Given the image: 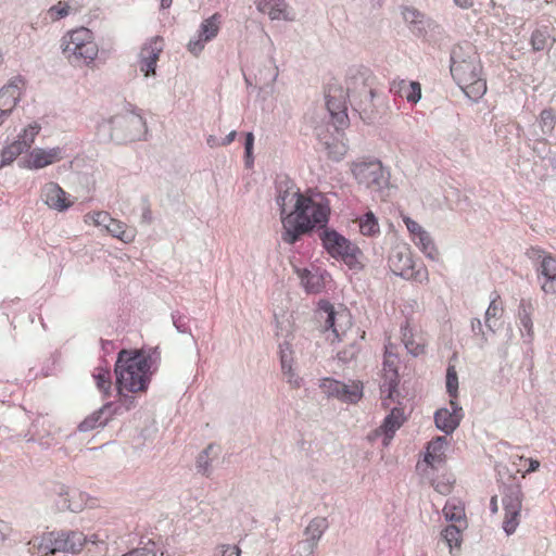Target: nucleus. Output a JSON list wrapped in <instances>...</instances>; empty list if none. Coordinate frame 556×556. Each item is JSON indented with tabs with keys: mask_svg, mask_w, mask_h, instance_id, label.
Listing matches in <instances>:
<instances>
[{
	"mask_svg": "<svg viewBox=\"0 0 556 556\" xmlns=\"http://www.w3.org/2000/svg\"><path fill=\"white\" fill-rule=\"evenodd\" d=\"M433 470L426 469L425 476L430 479L431 485L434 488L437 492L440 494H448L452 491L453 482L450 478L442 477L441 479H434L432 477Z\"/></svg>",
	"mask_w": 556,
	"mask_h": 556,
	"instance_id": "obj_40",
	"label": "nucleus"
},
{
	"mask_svg": "<svg viewBox=\"0 0 556 556\" xmlns=\"http://www.w3.org/2000/svg\"><path fill=\"white\" fill-rule=\"evenodd\" d=\"M317 314L320 319H324L326 329H331L338 340L351 326L350 314L345 309L336 311L327 300L318 302Z\"/></svg>",
	"mask_w": 556,
	"mask_h": 556,
	"instance_id": "obj_11",
	"label": "nucleus"
},
{
	"mask_svg": "<svg viewBox=\"0 0 556 556\" xmlns=\"http://www.w3.org/2000/svg\"><path fill=\"white\" fill-rule=\"evenodd\" d=\"M548 40L546 30L536 29L531 35V46L534 51H542L545 49Z\"/></svg>",
	"mask_w": 556,
	"mask_h": 556,
	"instance_id": "obj_45",
	"label": "nucleus"
},
{
	"mask_svg": "<svg viewBox=\"0 0 556 556\" xmlns=\"http://www.w3.org/2000/svg\"><path fill=\"white\" fill-rule=\"evenodd\" d=\"M525 462L529 463V467L526 470L527 473L536 471L539 469V467H540V462L538 459H533V458L527 459V458H525Z\"/></svg>",
	"mask_w": 556,
	"mask_h": 556,
	"instance_id": "obj_53",
	"label": "nucleus"
},
{
	"mask_svg": "<svg viewBox=\"0 0 556 556\" xmlns=\"http://www.w3.org/2000/svg\"><path fill=\"white\" fill-rule=\"evenodd\" d=\"M451 73L465 94L473 101L486 92V81L482 78V65L476 48L471 43L457 46L452 53Z\"/></svg>",
	"mask_w": 556,
	"mask_h": 556,
	"instance_id": "obj_2",
	"label": "nucleus"
},
{
	"mask_svg": "<svg viewBox=\"0 0 556 556\" xmlns=\"http://www.w3.org/2000/svg\"><path fill=\"white\" fill-rule=\"evenodd\" d=\"M407 13H410L413 16H415L414 11L407 10L406 13H404V18H406V20L408 18Z\"/></svg>",
	"mask_w": 556,
	"mask_h": 556,
	"instance_id": "obj_60",
	"label": "nucleus"
},
{
	"mask_svg": "<svg viewBox=\"0 0 556 556\" xmlns=\"http://www.w3.org/2000/svg\"><path fill=\"white\" fill-rule=\"evenodd\" d=\"M293 352L291 350V345L288 342L280 344V361L281 368L286 375L289 376V383L294 388H299L300 383L298 378L293 380L294 374L292 371V362H293Z\"/></svg>",
	"mask_w": 556,
	"mask_h": 556,
	"instance_id": "obj_32",
	"label": "nucleus"
},
{
	"mask_svg": "<svg viewBox=\"0 0 556 556\" xmlns=\"http://www.w3.org/2000/svg\"><path fill=\"white\" fill-rule=\"evenodd\" d=\"M540 277L543 278L541 289L545 293H556V257L545 253L541 266Z\"/></svg>",
	"mask_w": 556,
	"mask_h": 556,
	"instance_id": "obj_27",
	"label": "nucleus"
},
{
	"mask_svg": "<svg viewBox=\"0 0 556 556\" xmlns=\"http://www.w3.org/2000/svg\"><path fill=\"white\" fill-rule=\"evenodd\" d=\"M447 445L448 440L446 437H437L428 443L424 459L428 466L427 469L433 470L445 463V451Z\"/></svg>",
	"mask_w": 556,
	"mask_h": 556,
	"instance_id": "obj_25",
	"label": "nucleus"
},
{
	"mask_svg": "<svg viewBox=\"0 0 556 556\" xmlns=\"http://www.w3.org/2000/svg\"><path fill=\"white\" fill-rule=\"evenodd\" d=\"M320 239L323 247L332 257L342 260L350 267L359 264V248L334 229H325Z\"/></svg>",
	"mask_w": 556,
	"mask_h": 556,
	"instance_id": "obj_5",
	"label": "nucleus"
},
{
	"mask_svg": "<svg viewBox=\"0 0 556 556\" xmlns=\"http://www.w3.org/2000/svg\"><path fill=\"white\" fill-rule=\"evenodd\" d=\"M462 418L463 408L454 400H450V408H440L434 414L437 428L446 434H451L459 426Z\"/></svg>",
	"mask_w": 556,
	"mask_h": 556,
	"instance_id": "obj_20",
	"label": "nucleus"
},
{
	"mask_svg": "<svg viewBox=\"0 0 556 556\" xmlns=\"http://www.w3.org/2000/svg\"><path fill=\"white\" fill-rule=\"evenodd\" d=\"M222 25V15L214 13L210 17L202 21L198 35L190 39L187 49L190 53L198 56L204 49L205 43L213 40L219 33Z\"/></svg>",
	"mask_w": 556,
	"mask_h": 556,
	"instance_id": "obj_15",
	"label": "nucleus"
},
{
	"mask_svg": "<svg viewBox=\"0 0 556 556\" xmlns=\"http://www.w3.org/2000/svg\"><path fill=\"white\" fill-rule=\"evenodd\" d=\"M327 150H328V156L330 159H332L334 161H339L345 155L348 148L343 142L336 141L331 144L328 143Z\"/></svg>",
	"mask_w": 556,
	"mask_h": 556,
	"instance_id": "obj_46",
	"label": "nucleus"
},
{
	"mask_svg": "<svg viewBox=\"0 0 556 556\" xmlns=\"http://www.w3.org/2000/svg\"><path fill=\"white\" fill-rule=\"evenodd\" d=\"M163 50L161 37L151 38L141 49L139 55V68L146 77L155 74V65Z\"/></svg>",
	"mask_w": 556,
	"mask_h": 556,
	"instance_id": "obj_19",
	"label": "nucleus"
},
{
	"mask_svg": "<svg viewBox=\"0 0 556 556\" xmlns=\"http://www.w3.org/2000/svg\"><path fill=\"white\" fill-rule=\"evenodd\" d=\"M87 225L104 226L106 231L124 243H130L136 238V229L127 226L125 223L114 219L108 212H89L84 216Z\"/></svg>",
	"mask_w": 556,
	"mask_h": 556,
	"instance_id": "obj_7",
	"label": "nucleus"
},
{
	"mask_svg": "<svg viewBox=\"0 0 556 556\" xmlns=\"http://www.w3.org/2000/svg\"><path fill=\"white\" fill-rule=\"evenodd\" d=\"M556 125V114L553 109H545L540 113V127L544 134H552Z\"/></svg>",
	"mask_w": 556,
	"mask_h": 556,
	"instance_id": "obj_42",
	"label": "nucleus"
},
{
	"mask_svg": "<svg viewBox=\"0 0 556 556\" xmlns=\"http://www.w3.org/2000/svg\"><path fill=\"white\" fill-rule=\"evenodd\" d=\"M123 556H164V553L160 548H156L155 544H152L151 546H146L140 549H134Z\"/></svg>",
	"mask_w": 556,
	"mask_h": 556,
	"instance_id": "obj_47",
	"label": "nucleus"
},
{
	"mask_svg": "<svg viewBox=\"0 0 556 556\" xmlns=\"http://www.w3.org/2000/svg\"><path fill=\"white\" fill-rule=\"evenodd\" d=\"M476 327H478L479 330H481V321H480V319H475V321H472V329H476Z\"/></svg>",
	"mask_w": 556,
	"mask_h": 556,
	"instance_id": "obj_59",
	"label": "nucleus"
},
{
	"mask_svg": "<svg viewBox=\"0 0 556 556\" xmlns=\"http://www.w3.org/2000/svg\"><path fill=\"white\" fill-rule=\"evenodd\" d=\"M465 526L452 525L446 527L442 532V538L452 551L454 547L459 548L462 543V528Z\"/></svg>",
	"mask_w": 556,
	"mask_h": 556,
	"instance_id": "obj_39",
	"label": "nucleus"
},
{
	"mask_svg": "<svg viewBox=\"0 0 556 556\" xmlns=\"http://www.w3.org/2000/svg\"><path fill=\"white\" fill-rule=\"evenodd\" d=\"M71 12V7L67 2L59 1L56 4L52 5L48 12L47 17L52 21H59L67 16Z\"/></svg>",
	"mask_w": 556,
	"mask_h": 556,
	"instance_id": "obj_44",
	"label": "nucleus"
},
{
	"mask_svg": "<svg viewBox=\"0 0 556 556\" xmlns=\"http://www.w3.org/2000/svg\"><path fill=\"white\" fill-rule=\"evenodd\" d=\"M532 304L529 301L522 300L519 305V320L521 331H526L529 341H532L534 337L533 323H532Z\"/></svg>",
	"mask_w": 556,
	"mask_h": 556,
	"instance_id": "obj_33",
	"label": "nucleus"
},
{
	"mask_svg": "<svg viewBox=\"0 0 556 556\" xmlns=\"http://www.w3.org/2000/svg\"><path fill=\"white\" fill-rule=\"evenodd\" d=\"M397 384V356L388 352L387 350L382 368V382L380 386L382 406L384 408L390 406L389 401L393 399V394L396 392Z\"/></svg>",
	"mask_w": 556,
	"mask_h": 556,
	"instance_id": "obj_14",
	"label": "nucleus"
},
{
	"mask_svg": "<svg viewBox=\"0 0 556 556\" xmlns=\"http://www.w3.org/2000/svg\"><path fill=\"white\" fill-rule=\"evenodd\" d=\"M388 263L390 269L397 276L418 282L428 281L427 268L422 265L416 267L409 250L403 245H397L392 249Z\"/></svg>",
	"mask_w": 556,
	"mask_h": 556,
	"instance_id": "obj_6",
	"label": "nucleus"
},
{
	"mask_svg": "<svg viewBox=\"0 0 556 556\" xmlns=\"http://www.w3.org/2000/svg\"><path fill=\"white\" fill-rule=\"evenodd\" d=\"M151 356L142 350H122L115 364L117 390L143 392L150 382Z\"/></svg>",
	"mask_w": 556,
	"mask_h": 556,
	"instance_id": "obj_3",
	"label": "nucleus"
},
{
	"mask_svg": "<svg viewBox=\"0 0 556 556\" xmlns=\"http://www.w3.org/2000/svg\"><path fill=\"white\" fill-rule=\"evenodd\" d=\"M40 198L50 210L60 213L67 211L75 203V199L53 181H49L41 187Z\"/></svg>",
	"mask_w": 556,
	"mask_h": 556,
	"instance_id": "obj_16",
	"label": "nucleus"
},
{
	"mask_svg": "<svg viewBox=\"0 0 556 556\" xmlns=\"http://www.w3.org/2000/svg\"><path fill=\"white\" fill-rule=\"evenodd\" d=\"M26 81L22 76H15L0 89V124L2 116L12 112L25 89Z\"/></svg>",
	"mask_w": 556,
	"mask_h": 556,
	"instance_id": "obj_17",
	"label": "nucleus"
},
{
	"mask_svg": "<svg viewBox=\"0 0 556 556\" xmlns=\"http://www.w3.org/2000/svg\"><path fill=\"white\" fill-rule=\"evenodd\" d=\"M490 505H491L492 513H494V514L497 513L498 507H497V496L496 495L492 496Z\"/></svg>",
	"mask_w": 556,
	"mask_h": 556,
	"instance_id": "obj_56",
	"label": "nucleus"
},
{
	"mask_svg": "<svg viewBox=\"0 0 556 556\" xmlns=\"http://www.w3.org/2000/svg\"><path fill=\"white\" fill-rule=\"evenodd\" d=\"M359 232L366 237H376L380 233V227L377 217L372 212H367L356 219Z\"/></svg>",
	"mask_w": 556,
	"mask_h": 556,
	"instance_id": "obj_34",
	"label": "nucleus"
},
{
	"mask_svg": "<svg viewBox=\"0 0 556 556\" xmlns=\"http://www.w3.org/2000/svg\"><path fill=\"white\" fill-rule=\"evenodd\" d=\"M61 46L68 61L86 65L92 63L99 52L92 31L86 27L67 31L62 38Z\"/></svg>",
	"mask_w": 556,
	"mask_h": 556,
	"instance_id": "obj_4",
	"label": "nucleus"
},
{
	"mask_svg": "<svg viewBox=\"0 0 556 556\" xmlns=\"http://www.w3.org/2000/svg\"><path fill=\"white\" fill-rule=\"evenodd\" d=\"M405 419L404 408L396 406L391 409L380 427L386 435L384 444H388V441L393 438L395 431L404 424Z\"/></svg>",
	"mask_w": 556,
	"mask_h": 556,
	"instance_id": "obj_29",
	"label": "nucleus"
},
{
	"mask_svg": "<svg viewBox=\"0 0 556 556\" xmlns=\"http://www.w3.org/2000/svg\"><path fill=\"white\" fill-rule=\"evenodd\" d=\"M236 136H237V131L236 130H232L230 131L222 141H220V146H228L235 139H236Z\"/></svg>",
	"mask_w": 556,
	"mask_h": 556,
	"instance_id": "obj_54",
	"label": "nucleus"
},
{
	"mask_svg": "<svg viewBox=\"0 0 556 556\" xmlns=\"http://www.w3.org/2000/svg\"><path fill=\"white\" fill-rule=\"evenodd\" d=\"M219 548L220 556H241V549L237 545L224 544Z\"/></svg>",
	"mask_w": 556,
	"mask_h": 556,
	"instance_id": "obj_52",
	"label": "nucleus"
},
{
	"mask_svg": "<svg viewBox=\"0 0 556 556\" xmlns=\"http://www.w3.org/2000/svg\"><path fill=\"white\" fill-rule=\"evenodd\" d=\"M92 377L96 381L97 388L108 395L112 387L110 369L103 366H98L94 368Z\"/></svg>",
	"mask_w": 556,
	"mask_h": 556,
	"instance_id": "obj_37",
	"label": "nucleus"
},
{
	"mask_svg": "<svg viewBox=\"0 0 556 556\" xmlns=\"http://www.w3.org/2000/svg\"><path fill=\"white\" fill-rule=\"evenodd\" d=\"M24 151L25 150L22 148V146L15 140L3 147L0 151V168L13 163L15 159Z\"/></svg>",
	"mask_w": 556,
	"mask_h": 556,
	"instance_id": "obj_38",
	"label": "nucleus"
},
{
	"mask_svg": "<svg viewBox=\"0 0 556 556\" xmlns=\"http://www.w3.org/2000/svg\"><path fill=\"white\" fill-rule=\"evenodd\" d=\"M401 339L409 354L419 356L426 352V340L422 337H416L408 319L401 326Z\"/></svg>",
	"mask_w": 556,
	"mask_h": 556,
	"instance_id": "obj_28",
	"label": "nucleus"
},
{
	"mask_svg": "<svg viewBox=\"0 0 556 556\" xmlns=\"http://www.w3.org/2000/svg\"><path fill=\"white\" fill-rule=\"evenodd\" d=\"M253 143H254V136L252 132H248L245 135V159H247V165L251 166L253 164V156H252V150H253Z\"/></svg>",
	"mask_w": 556,
	"mask_h": 556,
	"instance_id": "obj_50",
	"label": "nucleus"
},
{
	"mask_svg": "<svg viewBox=\"0 0 556 556\" xmlns=\"http://www.w3.org/2000/svg\"><path fill=\"white\" fill-rule=\"evenodd\" d=\"M121 406L114 403H106L100 409L87 416L79 425L80 431H91L99 427H104L106 424L119 414Z\"/></svg>",
	"mask_w": 556,
	"mask_h": 556,
	"instance_id": "obj_21",
	"label": "nucleus"
},
{
	"mask_svg": "<svg viewBox=\"0 0 556 556\" xmlns=\"http://www.w3.org/2000/svg\"><path fill=\"white\" fill-rule=\"evenodd\" d=\"M63 159V151L61 148H35L29 151L23 159L25 168L40 169L46 166L60 162Z\"/></svg>",
	"mask_w": 556,
	"mask_h": 556,
	"instance_id": "obj_18",
	"label": "nucleus"
},
{
	"mask_svg": "<svg viewBox=\"0 0 556 556\" xmlns=\"http://www.w3.org/2000/svg\"><path fill=\"white\" fill-rule=\"evenodd\" d=\"M456 2L457 5H459L460 8H464V9H467L469 8L472 2L470 0H454Z\"/></svg>",
	"mask_w": 556,
	"mask_h": 556,
	"instance_id": "obj_55",
	"label": "nucleus"
},
{
	"mask_svg": "<svg viewBox=\"0 0 556 556\" xmlns=\"http://www.w3.org/2000/svg\"><path fill=\"white\" fill-rule=\"evenodd\" d=\"M348 92L337 84H329L326 91V105L337 128L348 125Z\"/></svg>",
	"mask_w": 556,
	"mask_h": 556,
	"instance_id": "obj_12",
	"label": "nucleus"
},
{
	"mask_svg": "<svg viewBox=\"0 0 556 556\" xmlns=\"http://www.w3.org/2000/svg\"><path fill=\"white\" fill-rule=\"evenodd\" d=\"M112 136L119 140H135L138 138L143 128V118L135 112H124L115 115L111 119Z\"/></svg>",
	"mask_w": 556,
	"mask_h": 556,
	"instance_id": "obj_8",
	"label": "nucleus"
},
{
	"mask_svg": "<svg viewBox=\"0 0 556 556\" xmlns=\"http://www.w3.org/2000/svg\"><path fill=\"white\" fill-rule=\"evenodd\" d=\"M295 273L307 293H320L325 289L328 278H330L326 271L320 269L309 270L296 267Z\"/></svg>",
	"mask_w": 556,
	"mask_h": 556,
	"instance_id": "obj_22",
	"label": "nucleus"
},
{
	"mask_svg": "<svg viewBox=\"0 0 556 556\" xmlns=\"http://www.w3.org/2000/svg\"><path fill=\"white\" fill-rule=\"evenodd\" d=\"M403 222L412 236V240L417 236H420V233L425 230L417 222L408 216H403Z\"/></svg>",
	"mask_w": 556,
	"mask_h": 556,
	"instance_id": "obj_49",
	"label": "nucleus"
},
{
	"mask_svg": "<svg viewBox=\"0 0 556 556\" xmlns=\"http://www.w3.org/2000/svg\"><path fill=\"white\" fill-rule=\"evenodd\" d=\"M352 173L359 185L375 191L380 190L387 181L382 164L379 161L354 163Z\"/></svg>",
	"mask_w": 556,
	"mask_h": 556,
	"instance_id": "obj_9",
	"label": "nucleus"
},
{
	"mask_svg": "<svg viewBox=\"0 0 556 556\" xmlns=\"http://www.w3.org/2000/svg\"><path fill=\"white\" fill-rule=\"evenodd\" d=\"M504 313L503 303L501 300V295L497 292L491 298V302L485 312V324L489 329L493 330V319L498 320Z\"/></svg>",
	"mask_w": 556,
	"mask_h": 556,
	"instance_id": "obj_35",
	"label": "nucleus"
},
{
	"mask_svg": "<svg viewBox=\"0 0 556 556\" xmlns=\"http://www.w3.org/2000/svg\"><path fill=\"white\" fill-rule=\"evenodd\" d=\"M40 130L41 126L38 123L34 122L27 125L22 130V132L18 134L17 139L15 141H17L22 146V148L25 151H27L35 142V139L39 135Z\"/></svg>",
	"mask_w": 556,
	"mask_h": 556,
	"instance_id": "obj_36",
	"label": "nucleus"
},
{
	"mask_svg": "<svg viewBox=\"0 0 556 556\" xmlns=\"http://www.w3.org/2000/svg\"><path fill=\"white\" fill-rule=\"evenodd\" d=\"M118 391L119 403L126 410L131 409L135 406V397L126 394V391Z\"/></svg>",
	"mask_w": 556,
	"mask_h": 556,
	"instance_id": "obj_51",
	"label": "nucleus"
},
{
	"mask_svg": "<svg viewBox=\"0 0 556 556\" xmlns=\"http://www.w3.org/2000/svg\"><path fill=\"white\" fill-rule=\"evenodd\" d=\"M321 388L329 396L337 397L345 403H357L363 397V382L353 380L344 383L334 379L326 378L321 382Z\"/></svg>",
	"mask_w": 556,
	"mask_h": 556,
	"instance_id": "obj_13",
	"label": "nucleus"
},
{
	"mask_svg": "<svg viewBox=\"0 0 556 556\" xmlns=\"http://www.w3.org/2000/svg\"><path fill=\"white\" fill-rule=\"evenodd\" d=\"M413 242L418 245L424 253L430 257H434L435 248L429 233L424 230L420 236L413 239Z\"/></svg>",
	"mask_w": 556,
	"mask_h": 556,
	"instance_id": "obj_43",
	"label": "nucleus"
},
{
	"mask_svg": "<svg viewBox=\"0 0 556 556\" xmlns=\"http://www.w3.org/2000/svg\"><path fill=\"white\" fill-rule=\"evenodd\" d=\"M62 533V540L65 543L63 545V549L66 551V553L71 554H78L83 551L87 538L86 535L80 531H61Z\"/></svg>",
	"mask_w": 556,
	"mask_h": 556,
	"instance_id": "obj_30",
	"label": "nucleus"
},
{
	"mask_svg": "<svg viewBox=\"0 0 556 556\" xmlns=\"http://www.w3.org/2000/svg\"><path fill=\"white\" fill-rule=\"evenodd\" d=\"M255 4L260 12L267 14L271 20H294V13L285 0H256Z\"/></svg>",
	"mask_w": 556,
	"mask_h": 556,
	"instance_id": "obj_23",
	"label": "nucleus"
},
{
	"mask_svg": "<svg viewBox=\"0 0 556 556\" xmlns=\"http://www.w3.org/2000/svg\"><path fill=\"white\" fill-rule=\"evenodd\" d=\"M207 144H208L210 147L214 148V147L220 146V142H218V141L216 140V138H215V137L210 136V137L207 138Z\"/></svg>",
	"mask_w": 556,
	"mask_h": 556,
	"instance_id": "obj_57",
	"label": "nucleus"
},
{
	"mask_svg": "<svg viewBox=\"0 0 556 556\" xmlns=\"http://www.w3.org/2000/svg\"><path fill=\"white\" fill-rule=\"evenodd\" d=\"M62 539L61 531L47 532L40 536L38 543L37 540H35L33 545L42 556L53 555L59 552L66 553V551L62 548L63 545H65Z\"/></svg>",
	"mask_w": 556,
	"mask_h": 556,
	"instance_id": "obj_26",
	"label": "nucleus"
},
{
	"mask_svg": "<svg viewBox=\"0 0 556 556\" xmlns=\"http://www.w3.org/2000/svg\"><path fill=\"white\" fill-rule=\"evenodd\" d=\"M390 92L408 103L416 104L421 98V85L418 81L395 78L390 84Z\"/></svg>",
	"mask_w": 556,
	"mask_h": 556,
	"instance_id": "obj_24",
	"label": "nucleus"
},
{
	"mask_svg": "<svg viewBox=\"0 0 556 556\" xmlns=\"http://www.w3.org/2000/svg\"><path fill=\"white\" fill-rule=\"evenodd\" d=\"M443 514L446 520L454 521L457 525L466 526L465 507L460 501L452 498L443 507Z\"/></svg>",
	"mask_w": 556,
	"mask_h": 556,
	"instance_id": "obj_31",
	"label": "nucleus"
},
{
	"mask_svg": "<svg viewBox=\"0 0 556 556\" xmlns=\"http://www.w3.org/2000/svg\"><path fill=\"white\" fill-rule=\"evenodd\" d=\"M446 390L451 400L457 402L458 396V376L454 365H450L446 370Z\"/></svg>",
	"mask_w": 556,
	"mask_h": 556,
	"instance_id": "obj_41",
	"label": "nucleus"
},
{
	"mask_svg": "<svg viewBox=\"0 0 556 556\" xmlns=\"http://www.w3.org/2000/svg\"><path fill=\"white\" fill-rule=\"evenodd\" d=\"M326 528V519L324 518H315L313 519L306 528V531L312 533L313 538H319Z\"/></svg>",
	"mask_w": 556,
	"mask_h": 556,
	"instance_id": "obj_48",
	"label": "nucleus"
},
{
	"mask_svg": "<svg viewBox=\"0 0 556 556\" xmlns=\"http://www.w3.org/2000/svg\"><path fill=\"white\" fill-rule=\"evenodd\" d=\"M281 217V240L294 244L304 235L327 226L331 213L326 194L314 189L301 192L287 188L277 195Z\"/></svg>",
	"mask_w": 556,
	"mask_h": 556,
	"instance_id": "obj_1",
	"label": "nucleus"
},
{
	"mask_svg": "<svg viewBox=\"0 0 556 556\" xmlns=\"http://www.w3.org/2000/svg\"><path fill=\"white\" fill-rule=\"evenodd\" d=\"M522 491L518 485L508 488L507 492L503 496V529L508 535L513 534L519 526L522 508Z\"/></svg>",
	"mask_w": 556,
	"mask_h": 556,
	"instance_id": "obj_10",
	"label": "nucleus"
},
{
	"mask_svg": "<svg viewBox=\"0 0 556 556\" xmlns=\"http://www.w3.org/2000/svg\"><path fill=\"white\" fill-rule=\"evenodd\" d=\"M172 3H173V0H161V7L163 9L169 8L172 5Z\"/></svg>",
	"mask_w": 556,
	"mask_h": 556,
	"instance_id": "obj_58",
	"label": "nucleus"
}]
</instances>
